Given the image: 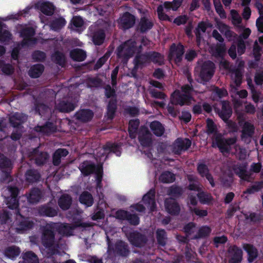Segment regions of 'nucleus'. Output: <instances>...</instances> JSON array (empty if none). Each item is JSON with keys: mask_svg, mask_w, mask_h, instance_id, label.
<instances>
[{"mask_svg": "<svg viewBox=\"0 0 263 263\" xmlns=\"http://www.w3.org/2000/svg\"><path fill=\"white\" fill-rule=\"evenodd\" d=\"M24 176L25 181L28 184L37 183L41 178V175L40 172L34 168L27 170L25 173Z\"/></svg>", "mask_w": 263, "mask_h": 263, "instance_id": "nucleus-21", "label": "nucleus"}, {"mask_svg": "<svg viewBox=\"0 0 263 263\" xmlns=\"http://www.w3.org/2000/svg\"><path fill=\"white\" fill-rule=\"evenodd\" d=\"M20 191L16 186H9L7 188L8 196L5 197V202L9 209L15 210V214L19 218L16 219L15 231L17 233L23 234L32 229L34 226V221L29 217L22 215L19 208L18 195Z\"/></svg>", "mask_w": 263, "mask_h": 263, "instance_id": "nucleus-1", "label": "nucleus"}, {"mask_svg": "<svg viewBox=\"0 0 263 263\" xmlns=\"http://www.w3.org/2000/svg\"><path fill=\"white\" fill-rule=\"evenodd\" d=\"M234 73V83L237 87L240 86L242 83V74L239 69H236L233 71Z\"/></svg>", "mask_w": 263, "mask_h": 263, "instance_id": "nucleus-62", "label": "nucleus"}, {"mask_svg": "<svg viewBox=\"0 0 263 263\" xmlns=\"http://www.w3.org/2000/svg\"><path fill=\"white\" fill-rule=\"evenodd\" d=\"M159 180L164 183H172L175 180V176L172 172L165 171L160 176Z\"/></svg>", "mask_w": 263, "mask_h": 263, "instance_id": "nucleus-50", "label": "nucleus"}, {"mask_svg": "<svg viewBox=\"0 0 263 263\" xmlns=\"http://www.w3.org/2000/svg\"><path fill=\"white\" fill-rule=\"evenodd\" d=\"M42 197V193L37 187H33L30 191L27 197L29 202L32 204L36 203L41 200Z\"/></svg>", "mask_w": 263, "mask_h": 263, "instance_id": "nucleus-35", "label": "nucleus"}, {"mask_svg": "<svg viewBox=\"0 0 263 263\" xmlns=\"http://www.w3.org/2000/svg\"><path fill=\"white\" fill-rule=\"evenodd\" d=\"M33 153L34 154H36L34 160L35 164L38 166H42L45 164L47 160L49 159V154L48 153L45 152H41L39 154L38 148H35L33 149Z\"/></svg>", "mask_w": 263, "mask_h": 263, "instance_id": "nucleus-32", "label": "nucleus"}, {"mask_svg": "<svg viewBox=\"0 0 263 263\" xmlns=\"http://www.w3.org/2000/svg\"><path fill=\"white\" fill-rule=\"evenodd\" d=\"M41 11L46 15L51 16L54 12V6L50 2L42 3L40 6Z\"/></svg>", "mask_w": 263, "mask_h": 263, "instance_id": "nucleus-47", "label": "nucleus"}, {"mask_svg": "<svg viewBox=\"0 0 263 263\" xmlns=\"http://www.w3.org/2000/svg\"><path fill=\"white\" fill-rule=\"evenodd\" d=\"M69 55L71 59L77 62H82L86 58V52L80 48L72 49L70 51Z\"/></svg>", "mask_w": 263, "mask_h": 263, "instance_id": "nucleus-34", "label": "nucleus"}, {"mask_svg": "<svg viewBox=\"0 0 263 263\" xmlns=\"http://www.w3.org/2000/svg\"><path fill=\"white\" fill-rule=\"evenodd\" d=\"M41 240L42 245L49 250L54 247L55 243V229L52 222L46 223L41 228Z\"/></svg>", "mask_w": 263, "mask_h": 263, "instance_id": "nucleus-4", "label": "nucleus"}, {"mask_svg": "<svg viewBox=\"0 0 263 263\" xmlns=\"http://www.w3.org/2000/svg\"><path fill=\"white\" fill-rule=\"evenodd\" d=\"M181 92L189 96H193L192 92L194 91V87L192 84H184L181 87Z\"/></svg>", "mask_w": 263, "mask_h": 263, "instance_id": "nucleus-63", "label": "nucleus"}, {"mask_svg": "<svg viewBox=\"0 0 263 263\" xmlns=\"http://www.w3.org/2000/svg\"><path fill=\"white\" fill-rule=\"evenodd\" d=\"M138 140L141 145L145 147H149L152 144L151 136L148 130H146L145 133L139 135Z\"/></svg>", "mask_w": 263, "mask_h": 263, "instance_id": "nucleus-46", "label": "nucleus"}, {"mask_svg": "<svg viewBox=\"0 0 263 263\" xmlns=\"http://www.w3.org/2000/svg\"><path fill=\"white\" fill-rule=\"evenodd\" d=\"M228 252L230 254L229 263H241L242 259V251L236 245L230 247Z\"/></svg>", "mask_w": 263, "mask_h": 263, "instance_id": "nucleus-19", "label": "nucleus"}, {"mask_svg": "<svg viewBox=\"0 0 263 263\" xmlns=\"http://www.w3.org/2000/svg\"><path fill=\"white\" fill-rule=\"evenodd\" d=\"M137 43L132 39L125 41L118 47L117 57L123 63H126L129 59L133 56L137 50Z\"/></svg>", "mask_w": 263, "mask_h": 263, "instance_id": "nucleus-3", "label": "nucleus"}, {"mask_svg": "<svg viewBox=\"0 0 263 263\" xmlns=\"http://www.w3.org/2000/svg\"><path fill=\"white\" fill-rule=\"evenodd\" d=\"M263 188L262 181H256L254 184L248 187L243 192L244 194H253L258 192Z\"/></svg>", "mask_w": 263, "mask_h": 263, "instance_id": "nucleus-51", "label": "nucleus"}, {"mask_svg": "<svg viewBox=\"0 0 263 263\" xmlns=\"http://www.w3.org/2000/svg\"><path fill=\"white\" fill-rule=\"evenodd\" d=\"M134 62V68L138 69L144 67L146 64L149 63L148 52L144 53H137Z\"/></svg>", "mask_w": 263, "mask_h": 263, "instance_id": "nucleus-29", "label": "nucleus"}, {"mask_svg": "<svg viewBox=\"0 0 263 263\" xmlns=\"http://www.w3.org/2000/svg\"><path fill=\"white\" fill-rule=\"evenodd\" d=\"M93 115V112L89 109H82L75 114L76 119L84 123L90 121L92 119Z\"/></svg>", "mask_w": 263, "mask_h": 263, "instance_id": "nucleus-26", "label": "nucleus"}, {"mask_svg": "<svg viewBox=\"0 0 263 263\" xmlns=\"http://www.w3.org/2000/svg\"><path fill=\"white\" fill-rule=\"evenodd\" d=\"M128 239L133 246L138 248L143 247L147 241V238L145 235L137 231H134L129 233L128 235Z\"/></svg>", "mask_w": 263, "mask_h": 263, "instance_id": "nucleus-12", "label": "nucleus"}, {"mask_svg": "<svg viewBox=\"0 0 263 263\" xmlns=\"http://www.w3.org/2000/svg\"><path fill=\"white\" fill-rule=\"evenodd\" d=\"M44 69V66L42 64H34L29 70L28 75L31 78H38L42 75Z\"/></svg>", "mask_w": 263, "mask_h": 263, "instance_id": "nucleus-36", "label": "nucleus"}, {"mask_svg": "<svg viewBox=\"0 0 263 263\" xmlns=\"http://www.w3.org/2000/svg\"><path fill=\"white\" fill-rule=\"evenodd\" d=\"M55 108L61 112H69L76 108L75 104L66 100H61L55 104Z\"/></svg>", "mask_w": 263, "mask_h": 263, "instance_id": "nucleus-28", "label": "nucleus"}, {"mask_svg": "<svg viewBox=\"0 0 263 263\" xmlns=\"http://www.w3.org/2000/svg\"><path fill=\"white\" fill-rule=\"evenodd\" d=\"M164 207L166 211L171 215L177 216L180 212L181 208L179 203L174 198H167L164 200Z\"/></svg>", "mask_w": 263, "mask_h": 263, "instance_id": "nucleus-15", "label": "nucleus"}, {"mask_svg": "<svg viewBox=\"0 0 263 263\" xmlns=\"http://www.w3.org/2000/svg\"><path fill=\"white\" fill-rule=\"evenodd\" d=\"M148 55L149 63L153 62L160 66L164 64V57L160 53L156 51H149Z\"/></svg>", "mask_w": 263, "mask_h": 263, "instance_id": "nucleus-40", "label": "nucleus"}, {"mask_svg": "<svg viewBox=\"0 0 263 263\" xmlns=\"http://www.w3.org/2000/svg\"><path fill=\"white\" fill-rule=\"evenodd\" d=\"M143 203L149 209L151 212H154L156 208L155 201V191L154 189H151L142 198Z\"/></svg>", "mask_w": 263, "mask_h": 263, "instance_id": "nucleus-20", "label": "nucleus"}, {"mask_svg": "<svg viewBox=\"0 0 263 263\" xmlns=\"http://www.w3.org/2000/svg\"><path fill=\"white\" fill-rule=\"evenodd\" d=\"M108 252H112L117 256L127 257L130 253V250L128 244L125 241L119 240L115 243H108Z\"/></svg>", "mask_w": 263, "mask_h": 263, "instance_id": "nucleus-5", "label": "nucleus"}, {"mask_svg": "<svg viewBox=\"0 0 263 263\" xmlns=\"http://www.w3.org/2000/svg\"><path fill=\"white\" fill-rule=\"evenodd\" d=\"M215 72V65L211 61L204 62L200 67L199 78L201 83L209 82L213 77Z\"/></svg>", "mask_w": 263, "mask_h": 263, "instance_id": "nucleus-8", "label": "nucleus"}, {"mask_svg": "<svg viewBox=\"0 0 263 263\" xmlns=\"http://www.w3.org/2000/svg\"><path fill=\"white\" fill-rule=\"evenodd\" d=\"M23 263H39L37 256L32 251H28L22 254Z\"/></svg>", "mask_w": 263, "mask_h": 263, "instance_id": "nucleus-44", "label": "nucleus"}, {"mask_svg": "<svg viewBox=\"0 0 263 263\" xmlns=\"http://www.w3.org/2000/svg\"><path fill=\"white\" fill-rule=\"evenodd\" d=\"M184 52V47L181 43L178 44L173 43L170 48L168 58L174 59L175 63L178 64L182 62Z\"/></svg>", "mask_w": 263, "mask_h": 263, "instance_id": "nucleus-9", "label": "nucleus"}, {"mask_svg": "<svg viewBox=\"0 0 263 263\" xmlns=\"http://www.w3.org/2000/svg\"><path fill=\"white\" fill-rule=\"evenodd\" d=\"M243 248L248 254V261L249 263L253 262L258 256L257 249L250 243H245Z\"/></svg>", "mask_w": 263, "mask_h": 263, "instance_id": "nucleus-30", "label": "nucleus"}, {"mask_svg": "<svg viewBox=\"0 0 263 263\" xmlns=\"http://www.w3.org/2000/svg\"><path fill=\"white\" fill-rule=\"evenodd\" d=\"M79 201L81 203L89 207L93 203V198L89 192L84 191L79 196Z\"/></svg>", "mask_w": 263, "mask_h": 263, "instance_id": "nucleus-45", "label": "nucleus"}, {"mask_svg": "<svg viewBox=\"0 0 263 263\" xmlns=\"http://www.w3.org/2000/svg\"><path fill=\"white\" fill-rule=\"evenodd\" d=\"M154 26V23L145 16H143L140 18L137 25V29L141 33H146Z\"/></svg>", "mask_w": 263, "mask_h": 263, "instance_id": "nucleus-24", "label": "nucleus"}, {"mask_svg": "<svg viewBox=\"0 0 263 263\" xmlns=\"http://www.w3.org/2000/svg\"><path fill=\"white\" fill-rule=\"evenodd\" d=\"M6 27V24L0 22V41L1 42H9L11 38L12 34L7 30H4L3 28Z\"/></svg>", "mask_w": 263, "mask_h": 263, "instance_id": "nucleus-49", "label": "nucleus"}, {"mask_svg": "<svg viewBox=\"0 0 263 263\" xmlns=\"http://www.w3.org/2000/svg\"><path fill=\"white\" fill-rule=\"evenodd\" d=\"M35 33V31L32 27H27L21 29L20 36L23 39L22 45L29 46L36 44V39L33 37Z\"/></svg>", "mask_w": 263, "mask_h": 263, "instance_id": "nucleus-11", "label": "nucleus"}, {"mask_svg": "<svg viewBox=\"0 0 263 263\" xmlns=\"http://www.w3.org/2000/svg\"><path fill=\"white\" fill-rule=\"evenodd\" d=\"M72 199L70 195L64 194L61 195L58 203L60 208L64 211L68 210L72 204Z\"/></svg>", "mask_w": 263, "mask_h": 263, "instance_id": "nucleus-31", "label": "nucleus"}, {"mask_svg": "<svg viewBox=\"0 0 263 263\" xmlns=\"http://www.w3.org/2000/svg\"><path fill=\"white\" fill-rule=\"evenodd\" d=\"M214 5L216 12L221 18H226V13L219 0H214Z\"/></svg>", "mask_w": 263, "mask_h": 263, "instance_id": "nucleus-56", "label": "nucleus"}, {"mask_svg": "<svg viewBox=\"0 0 263 263\" xmlns=\"http://www.w3.org/2000/svg\"><path fill=\"white\" fill-rule=\"evenodd\" d=\"M261 47L259 46L258 42L256 41L253 45V54L255 61H259L261 57Z\"/></svg>", "mask_w": 263, "mask_h": 263, "instance_id": "nucleus-60", "label": "nucleus"}, {"mask_svg": "<svg viewBox=\"0 0 263 263\" xmlns=\"http://www.w3.org/2000/svg\"><path fill=\"white\" fill-rule=\"evenodd\" d=\"M195 99L193 96H189L182 93L179 89L175 90L171 96L170 102L173 105L183 106H189Z\"/></svg>", "mask_w": 263, "mask_h": 263, "instance_id": "nucleus-6", "label": "nucleus"}, {"mask_svg": "<svg viewBox=\"0 0 263 263\" xmlns=\"http://www.w3.org/2000/svg\"><path fill=\"white\" fill-rule=\"evenodd\" d=\"M102 80L98 78H91L88 79V85L89 87H99L101 85Z\"/></svg>", "mask_w": 263, "mask_h": 263, "instance_id": "nucleus-64", "label": "nucleus"}, {"mask_svg": "<svg viewBox=\"0 0 263 263\" xmlns=\"http://www.w3.org/2000/svg\"><path fill=\"white\" fill-rule=\"evenodd\" d=\"M191 140L189 138L184 140L181 138H177L172 145V152L176 155H180L183 151H186L191 146Z\"/></svg>", "mask_w": 263, "mask_h": 263, "instance_id": "nucleus-13", "label": "nucleus"}, {"mask_svg": "<svg viewBox=\"0 0 263 263\" xmlns=\"http://www.w3.org/2000/svg\"><path fill=\"white\" fill-rule=\"evenodd\" d=\"M209 27H210L209 24L203 21H201L198 24V25L194 31L197 44H199L200 43L202 37L201 32L204 33Z\"/></svg>", "mask_w": 263, "mask_h": 263, "instance_id": "nucleus-37", "label": "nucleus"}, {"mask_svg": "<svg viewBox=\"0 0 263 263\" xmlns=\"http://www.w3.org/2000/svg\"><path fill=\"white\" fill-rule=\"evenodd\" d=\"M255 133V127L252 123L245 122L241 130V139L246 143H249Z\"/></svg>", "mask_w": 263, "mask_h": 263, "instance_id": "nucleus-17", "label": "nucleus"}, {"mask_svg": "<svg viewBox=\"0 0 263 263\" xmlns=\"http://www.w3.org/2000/svg\"><path fill=\"white\" fill-rule=\"evenodd\" d=\"M12 165L11 160L0 153V169L11 170L12 168Z\"/></svg>", "mask_w": 263, "mask_h": 263, "instance_id": "nucleus-52", "label": "nucleus"}, {"mask_svg": "<svg viewBox=\"0 0 263 263\" xmlns=\"http://www.w3.org/2000/svg\"><path fill=\"white\" fill-rule=\"evenodd\" d=\"M105 38V33L104 30L100 29L93 33L92 41L95 45L100 46L104 43Z\"/></svg>", "mask_w": 263, "mask_h": 263, "instance_id": "nucleus-41", "label": "nucleus"}, {"mask_svg": "<svg viewBox=\"0 0 263 263\" xmlns=\"http://www.w3.org/2000/svg\"><path fill=\"white\" fill-rule=\"evenodd\" d=\"M197 196L200 202L203 204H209L213 200V197L210 194L204 192H199Z\"/></svg>", "mask_w": 263, "mask_h": 263, "instance_id": "nucleus-54", "label": "nucleus"}, {"mask_svg": "<svg viewBox=\"0 0 263 263\" xmlns=\"http://www.w3.org/2000/svg\"><path fill=\"white\" fill-rule=\"evenodd\" d=\"M110 56V52L107 51L106 52L103 56L99 58V60L97 61L95 66V68L96 69L100 68L107 61Z\"/></svg>", "mask_w": 263, "mask_h": 263, "instance_id": "nucleus-61", "label": "nucleus"}, {"mask_svg": "<svg viewBox=\"0 0 263 263\" xmlns=\"http://www.w3.org/2000/svg\"><path fill=\"white\" fill-rule=\"evenodd\" d=\"M79 169L82 175L84 177L93 174L98 171V167L96 164L88 160H85L82 162L79 166Z\"/></svg>", "mask_w": 263, "mask_h": 263, "instance_id": "nucleus-18", "label": "nucleus"}, {"mask_svg": "<svg viewBox=\"0 0 263 263\" xmlns=\"http://www.w3.org/2000/svg\"><path fill=\"white\" fill-rule=\"evenodd\" d=\"M46 58V53L41 50H35L32 53V59L35 62H44Z\"/></svg>", "mask_w": 263, "mask_h": 263, "instance_id": "nucleus-57", "label": "nucleus"}, {"mask_svg": "<svg viewBox=\"0 0 263 263\" xmlns=\"http://www.w3.org/2000/svg\"><path fill=\"white\" fill-rule=\"evenodd\" d=\"M149 128L153 133L157 137L162 136L165 132V128L163 124L160 122L156 120L151 122Z\"/></svg>", "mask_w": 263, "mask_h": 263, "instance_id": "nucleus-33", "label": "nucleus"}, {"mask_svg": "<svg viewBox=\"0 0 263 263\" xmlns=\"http://www.w3.org/2000/svg\"><path fill=\"white\" fill-rule=\"evenodd\" d=\"M66 23V21L63 17H60L53 20L50 24V27L52 29L58 31L61 29Z\"/></svg>", "mask_w": 263, "mask_h": 263, "instance_id": "nucleus-53", "label": "nucleus"}, {"mask_svg": "<svg viewBox=\"0 0 263 263\" xmlns=\"http://www.w3.org/2000/svg\"><path fill=\"white\" fill-rule=\"evenodd\" d=\"M233 170L235 174L241 179L248 182L251 181L252 174L247 171L246 164L235 165L233 167Z\"/></svg>", "mask_w": 263, "mask_h": 263, "instance_id": "nucleus-23", "label": "nucleus"}, {"mask_svg": "<svg viewBox=\"0 0 263 263\" xmlns=\"http://www.w3.org/2000/svg\"><path fill=\"white\" fill-rule=\"evenodd\" d=\"M135 16L128 12H125L120 18L119 25L121 29L125 31L132 28L135 24Z\"/></svg>", "mask_w": 263, "mask_h": 263, "instance_id": "nucleus-14", "label": "nucleus"}, {"mask_svg": "<svg viewBox=\"0 0 263 263\" xmlns=\"http://www.w3.org/2000/svg\"><path fill=\"white\" fill-rule=\"evenodd\" d=\"M53 226L56 231L62 235L70 236L72 234L73 228L70 224L66 223H56L52 222Z\"/></svg>", "mask_w": 263, "mask_h": 263, "instance_id": "nucleus-27", "label": "nucleus"}, {"mask_svg": "<svg viewBox=\"0 0 263 263\" xmlns=\"http://www.w3.org/2000/svg\"><path fill=\"white\" fill-rule=\"evenodd\" d=\"M156 238L157 243L161 247H164L167 242V237L164 229L158 228L156 231Z\"/></svg>", "mask_w": 263, "mask_h": 263, "instance_id": "nucleus-42", "label": "nucleus"}, {"mask_svg": "<svg viewBox=\"0 0 263 263\" xmlns=\"http://www.w3.org/2000/svg\"><path fill=\"white\" fill-rule=\"evenodd\" d=\"M189 210L192 214H194L200 218H203L208 216V212L206 210H201L197 208L189 207Z\"/></svg>", "mask_w": 263, "mask_h": 263, "instance_id": "nucleus-58", "label": "nucleus"}, {"mask_svg": "<svg viewBox=\"0 0 263 263\" xmlns=\"http://www.w3.org/2000/svg\"><path fill=\"white\" fill-rule=\"evenodd\" d=\"M206 122L207 134L208 135H214L213 146L214 147L216 145L223 154H229L231 150V146L236 142V139L235 138L225 139L221 133H217V126L212 119L208 118Z\"/></svg>", "mask_w": 263, "mask_h": 263, "instance_id": "nucleus-2", "label": "nucleus"}, {"mask_svg": "<svg viewBox=\"0 0 263 263\" xmlns=\"http://www.w3.org/2000/svg\"><path fill=\"white\" fill-rule=\"evenodd\" d=\"M116 218L121 220H126L130 225L136 226L140 223V218L136 214H132L127 211L119 210L116 212Z\"/></svg>", "mask_w": 263, "mask_h": 263, "instance_id": "nucleus-10", "label": "nucleus"}, {"mask_svg": "<svg viewBox=\"0 0 263 263\" xmlns=\"http://www.w3.org/2000/svg\"><path fill=\"white\" fill-rule=\"evenodd\" d=\"M37 211L38 214L42 217H53L58 213V208L51 206L49 203L39 206Z\"/></svg>", "mask_w": 263, "mask_h": 263, "instance_id": "nucleus-16", "label": "nucleus"}, {"mask_svg": "<svg viewBox=\"0 0 263 263\" xmlns=\"http://www.w3.org/2000/svg\"><path fill=\"white\" fill-rule=\"evenodd\" d=\"M184 192L182 187L174 184L170 186L167 191V194L170 197L175 200L181 197Z\"/></svg>", "mask_w": 263, "mask_h": 263, "instance_id": "nucleus-39", "label": "nucleus"}, {"mask_svg": "<svg viewBox=\"0 0 263 263\" xmlns=\"http://www.w3.org/2000/svg\"><path fill=\"white\" fill-rule=\"evenodd\" d=\"M56 125L52 122L47 121L43 125H36L34 127V130L37 133L48 135L56 132Z\"/></svg>", "mask_w": 263, "mask_h": 263, "instance_id": "nucleus-22", "label": "nucleus"}, {"mask_svg": "<svg viewBox=\"0 0 263 263\" xmlns=\"http://www.w3.org/2000/svg\"><path fill=\"white\" fill-rule=\"evenodd\" d=\"M51 58L52 61L57 65L61 66L62 67H64L65 66L66 59L65 54L63 52L58 50L55 51L51 55Z\"/></svg>", "mask_w": 263, "mask_h": 263, "instance_id": "nucleus-38", "label": "nucleus"}, {"mask_svg": "<svg viewBox=\"0 0 263 263\" xmlns=\"http://www.w3.org/2000/svg\"><path fill=\"white\" fill-rule=\"evenodd\" d=\"M211 232V229L207 226H202L199 228L196 235V238H205L208 237Z\"/></svg>", "mask_w": 263, "mask_h": 263, "instance_id": "nucleus-55", "label": "nucleus"}, {"mask_svg": "<svg viewBox=\"0 0 263 263\" xmlns=\"http://www.w3.org/2000/svg\"><path fill=\"white\" fill-rule=\"evenodd\" d=\"M11 214L7 210H0V224H5L11 219Z\"/></svg>", "mask_w": 263, "mask_h": 263, "instance_id": "nucleus-59", "label": "nucleus"}, {"mask_svg": "<svg viewBox=\"0 0 263 263\" xmlns=\"http://www.w3.org/2000/svg\"><path fill=\"white\" fill-rule=\"evenodd\" d=\"M117 109V101L115 99H111L107 106V116L109 120H112L115 118V113Z\"/></svg>", "mask_w": 263, "mask_h": 263, "instance_id": "nucleus-43", "label": "nucleus"}, {"mask_svg": "<svg viewBox=\"0 0 263 263\" xmlns=\"http://www.w3.org/2000/svg\"><path fill=\"white\" fill-rule=\"evenodd\" d=\"M20 253V249L15 246L9 247L5 250V256L12 259H15L19 256Z\"/></svg>", "mask_w": 263, "mask_h": 263, "instance_id": "nucleus-48", "label": "nucleus"}, {"mask_svg": "<svg viewBox=\"0 0 263 263\" xmlns=\"http://www.w3.org/2000/svg\"><path fill=\"white\" fill-rule=\"evenodd\" d=\"M198 174L201 177H205L212 187L215 186V182L212 175L210 174L208 166L202 163H198L197 166Z\"/></svg>", "mask_w": 263, "mask_h": 263, "instance_id": "nucleus-25", "label": "nucleus"}, {"mask_svg": "<svg viewBox=\"0 0 263 263\" xmlns=\"http://www.w3.org/2000/svg\"><path fill=\"white\" fill-rule=\"evenodd\" d=\"M221 109L217 107L214 108V110L217 114L219 117L225 122L229 124L230 127L235 126V124L230 121L229 119L232 114V109L230 105L229 102L227 101H222L221 102Z\"/></svg>", "mask_w": 263, "mask_h": 263, "instance_id": "nucleus-7", "label": "nucleus"}]
</instances>
